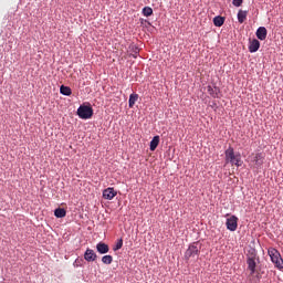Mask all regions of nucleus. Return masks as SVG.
I'll return each instance as SVG.
<instances>
[{
	"label": "nucleus",
	"instance_id": "nucleus-1",
	"mask_svg": "<svg viewBox=\"0 0 283 283\" xmlns=\"http://www.w3.org/2000/svg\"><path fill=\"white\" fill-rule=\"evenodd\" d=\"M226 163H231L232 165H235V167H242V157L240 155H235L233 147H229L226 150Z\"/></svg>",
	"mask_w": 283,
	"mask_h": 283
},
{
	"label": "nucleus",
	"instance_id": "nucleus-2",
	"mask_svg": "<svg viewBox=\"0 0 283 283\" xmlns=\"http://www.w3.org/2000/svg\"><path fill=\"white\" fill-rule=\"evenodd\" d=\"M268 253L271 258V262L274 263L275 269H279V271H282L283 259H282V254H280V251H277V249H275V248H270L268 250Z\"/></svg>",
	"mask_w": 283,
	"mask_h": 283
},
{
	"label": "nucleus",
	"instance_id": "nucleus-3",
	"mask_svg": "<svg viewBox=\"0 0 283 283\" xmlns=\"http://www.w3.org/2000/svg\"><path fill=\"white\" fill-rule=\"evenodd\" d=\"M200 249H202L200 243L198 242L191 243L185 252V260H191V258H198V255H200Z\"/></svg>",
	"mask_w": 283,
	"mask_h": 283
},
{
	"label": "nucleus",
	"instance_id": "nucleus-4",
	"mask_svg": "<svg viewBox=\"0 0 283 283\" xmlns=\"http://www.w3.org/2000/svg\"><path fill=\"white\" fill-rule=\"evenodd\" d=\"M77 116H80V118H82L83 120H87L88 118L94 116V109L92 108V106L81 105L77 108Z\"/></svg>",
	"mask_w": 283,
	"mask_h": 283
},
{
	"label": "nucleus",
	"instance_id": "nucleus-5",
	"mask_svg": "<svg viewBox=\"0 0 283 283\" xmlns=\"http://www.w3.org/2000/svg\"><path fill=\"white\" fill-rule=\"evenodd\" d=\"M226 227L228 231H235L238 229V217L231 216L227 219Z\"/></svg>",
	"mask_w": 283,
	"mask_h": 283
},
{
	"label": "nucleus",
	"instance_id": "nucleus-6",
	"mask_svg": "<svg viewBox=\"0 0 283 283\" xmlns=\"http://www.w3.org/2000/svg\"><path fill=\"white\" fill-rule=\"evenodd\" d=\"M118 192H116V190H114V188H106L103 191V198L105 200H114V198H116Z\"/></svg>",
	"mask_w": 283,
	"mask_h": 283
},
{
	"label": "nucleus",
	"instance_id": "nucleus-7",
	"mask_svg": "<svg viewBox=\"0 0 283 283\" xmlns=\"http://www.w3.org/2000/svg\"><path fill=\"white\" fill-rule=\"evenodd\" d=\"M96 258H98V255H96V252H94V250L90 248L86 249L84 253V260H86V262H96Z\"/></svg>",
	"mask_w": 283,
	"mask_h": 283
},
{
	"label": "nucleus",
	"instance_id": "nucleus-8",
	"mask_svg": "<svg viewBox=\"0 0 283 283\" xmlns=\"http://www.w3.org/2000/svg\"><path fill=\"white\" fill-rule=\"evenodd\" d=\"M268 33H269V32L266 31V28L260 27V28L256 30V39H259V41H265Z\"/></svg>",
	"mask_w": 283,
	"mask_h": 283
},
{
	"label": "nucleus",
	"instance_id": "nucleus-9",
	"mask_svg": "<svg viewBox=\"0 0 283 283\" xmlns=\"http://www.w3.org/2000/svg\"><path fill=\"white\" fill-rule=\"evenodd\" d=\"M259 50H260V41L258 39L250 41L249 52L254 53V52H258Z\"/></svg>",
	"mask_w": 283,
	"mask_h": 283
},
{
	"label": "nucleus",
	"instance_id": "nucleus-10",
	"mask_svg": "<svg viewBox=\"0 0 283 283\" xmlns=\"http://www.w3.org/2000/svg\"><path fill=\"white\" fill-rule=\"evenodd\" d=\"M96 249L102 255H105V253H109V245H107L106 243H97Z\"/></svg>",
	"mask_w": 283,
	"mask_h": 283
},
{
	"label": "nucleus",
	"instance_id": "nucleus-11",
	"mask_svg": "<svg viewBox=\"0 0 283 283\" xmlns=\"http://www.w3.org/2000/svg\"><path fill=\"white\" fill-rule=\"evenodd\" d=\"M248 269L250 271V274L254 275L255 274V259L254 258H248L247 260Z\"/></svg>",
	"mask_w": 283,
	"mask_h": 283
},
{
	"label": "nucleus",
	"instance_id": "nucleus-12",
	"mask_svg": "<svg viewBox=\"0 0 283 283\" xmlns=\"http://www.w3.org/2000/svg\"><path fill=\"white\" fill-rule=\"evenodd\" d=\"M208 94H210L212 98H218L220 88L218 86H208Z\"/></svg>",
	"mask_w": 283,
	"mask_h": 283
},
{
	"label": "nucleus",
	"instance_id": "nucleus-13",
	"mask_svg": "<svg viewBox=\"0 0 283 283\" xmlns=\"http://www.w3.org/2000/svg\"><path fill=\"white\" fill-rule=\"evenodd\" d=\"M158 145H160V136H155L150 142V151H156Z\"/></svg>",
	"mask_w": 283,
	"mask_h": 283
},
{
	"label": "nucleus",
	"instance_id": "nucleus-14",
	"mask_svg": "<svg viewBox=\"0 0 283 283\" xmlns=\"http://www.w3.org/2000/svg\"><path fill=\"white\" fill-rule=\"evenodd\" d=\"M248 14H249V11L239 10V12H238V21H239V23H244L247 21Z\"/></svg>",
	"mask_w": 283,
	"mask_h": 283
},
{
	"label": "nucleus",
	"instance_id": "nucleus-15",
	"mask_svg": "<svg viewBox=\"0 0 283 283\" xmlns=\"http://www.w3.org/2000/svg\"><path fill=\"white\" fill-rule=\"evenodd\" d=\"M60 94H63V96H72V88H70V86L62 85L60 87Z\"/></svg>",
	"mask_w": 283,
	"mask_h": 283
},
{
	"label": "nucleus",
	"instance_id": "nucleus-16",
	"mask_svg": "<svg viewBox=\"0 0 283 283\" xmlns=\"http://www.w3.org/2000/svg\"><path fill=\"white\" fill-rule=\"evenodd\" d=\"M213 23L216 28H222V25H224V18L217 15L213 18Z\"/></svg>",
	"mask_w": 283,
	"mask_h": 283
},
{
	"label": "nucleus",
	"instance_id": "nucleus-17",
	"mask_svg": "<svg viewBox=\"0 0 283 283\" xmlns=\"http://www.w3.org/2000/svg\"><path fill=\"white\" fill-rule=\"evenodd\" d=\"M54 216L55 218H65V216H67V211L63 208H57L54 210Z\"/></svg>",
	"mask_w": 283,
	"mask_h": 283
},
{
	"label": "nucleus",
	"instance_id": "nucleus-18",
	"mask_svg": "<svg viewBox=\"0 0 283 283\" xmlns=\"http://www.w3.org/2000/svg\"><path fill=\"white\" fill-rule=\"evenodd\" d=\"M136 101H138V94H130L128 99V107H134V105H136Z\"/></svg>",
	"mask_w": 283,
	"mask_h": 283
},
{
	"label": "nucleus",
	"instance_id": "nucleus-19",
	"mask_svg": "<svg viewBox=\"0 0 283 283\" xmlns=\"http://www.w3.org/2000/svg\"><path fill=\"white\" fill-rule=\"evenodd\" d=\"M102 262H103V264H112V262H114V256H112V255H104L103 258H102Z\"/></svg>",
	"mask_w": 283,
	"mask_h": 283
},
{
	"label": "nucleus",
	"instance_id": "nucleus-20",
	"mask_svg": "<svg viewBox=\"0 0 283 283\" xmlns=\"http://www.w3.org/2000/svg\"><path fill=\"white\" fill-rule=\"evenodd\" d=\"M143 14L144 17H151V14H154V9H151L150 7H145L143 9Z\"/></svg>",
	"mask_w": 283,
	"mask_h": 283
},
{
	"label": "nucleus",
	"instance_id": "nucleus-21",
	"mask_svg": "<svg viewBox=\"0 0 283 283\" xmlns=\"http://www.w3.org/2000/svg\"><path fill=\"white\" fill-rule=\"evenodd\" d=\"M263 158L262 153H259L254 156V163H256V165H262Z\"/></svg>",
	"mask_w": 283,
	"mask_h": 283
},
{
	"label": "nucleus",
	"instance_id": "nucleus-22",
	"mask_svg": "<svg viewBox=\"0 0 283 283\" xmlns=\"http://www.w3.org/2000/svg\"><path fill=\"white\" fill-rule=\"evenodd\" d=\"M120 249H123V239H119L118 241H117V243H116V245L114 247V251H118V250H120Z\"/></svg>",
	"mask_w": 283,
	"mask_h": 283
},
{
	"label": "nucleus",
	"instance_id": "nucleus-23",
	"mask_svg": "<svg viewBox=\"0 0 283 283\" xmlns=\"http://www.w3.org/2000/svg\"><path fill=\"white\" fill-rule=\"evenodd\" d=\"M243 0H233L232 3L235 8H240L242 6Z\"/></svg>",
	"mask_w": 283,
	"mask_h": 283
},
{
	"label": "nucleus",
	"instance_id": "nucleus-24",
	"mask_svg": "<svg viewBox=\"0 0 283 283\" xmlns=\"http://www.w3.org/2000/svg\"><path fill=\"white\" fill-rule=\"evenodd\" d=\"M133 59H138V53L133 54Z\"/></svg>",
	"mask_w": 283,
	"mask_h": 283
}]
</instances>
